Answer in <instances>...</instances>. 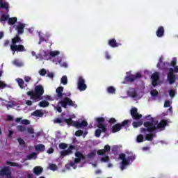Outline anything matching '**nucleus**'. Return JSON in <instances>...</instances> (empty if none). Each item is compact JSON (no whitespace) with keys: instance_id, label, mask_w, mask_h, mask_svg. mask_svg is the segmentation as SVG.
I'll use <instances>...</instances> for the list:
<instances>
[{"instance_id":"f257e3e1","label":"nucleus","mask_w":178,"mask_h":178,"mask_svg":"<svg viewBox=\"0 0 178 178\" xmlns=\"http://www.w3.org/2000/svg\"><path fill=\"white\" fill-rule=\"evenodd\" d=\"M150 116V122L147 121L144 122L143 125L145 128H140V133H153L156 130L159 129H163V127H166L168 124V122L165 120H161L159 124L158 121H154V118Z\"/></svg>"},{"instance_id":"f03ea898","label":"nucleus","mask_w":178,"mask_h":178,"mask_svg":"<svg viewBox=\"0 0 178 178\" xmlns=\"http://www.w3.org/2000/svg\"><path fill=\"white\" fill-rule=\"evenodd\" d=\"M28 97H30L33 101H41L44 99L42 95H44V87L42 85H38L35 87L34 90H30L26 92Z\"/></svg>"},{"instance_id":"7ed1b4c3","label":"nucleus","mask_w":178,"mask_h":178,"mask_svg":"<svg viewBox=\"0 0 178 178\" xmlns=\"http://www.w3.org/2000/svg\"><path fill=\"white\" fill-rule=\"evenodd\" d=\"M23 40H22V38L19 36V35H16L15 37H14L11 42L12 44L10 46V50L12 52H13V54H15V52H26V48L22 44H20Z\"/></svg>"},{"instance_id":"20e7f679","label":"nucleus","mask_w":178,"mask_h":178,"mask_svg":"<svg viewBox=\"0 0 178 178\" xmlns=\"http://www.w3.org/2000/svg\"><path fill=\"white\" fill-rule=\"evenodd\" d=\"M58 104L61 105L62 108H64V109H66L67 106H72L73 108H76L77 104H76V102H73L72 99L65 97L63 99H61L60 102H58Z\"/></svg>"},{"instance_id":"39448f33","label":"nucleus","mask_w":178,"mask_h":178,"mask_svg":"<svg viewBox=\"0 0 178 178\" xmlns=\"http://www.w3.org/2000/svg\"><path fill=\"white\" fill-rule=\"evenodd\" d=\"M96 122L97 123V127H98V129H101L102 133H106V126L105 124H104V122H105V118L104 117L97 118H96Z\"/></svg>"},{"instance_id":"423d86ee","label":"nucleus","mask_w":178,"mask_h":178,"mask_svg":"<svg viewBox=\"0 0 178 178\" xmlns=\"http://www.w3.org/2000/svg\"><path fill=\"white\" fill-rule=\"evenodd\" d=\"M77 88L80 91H86L87 90V84L83 76H79L77 81Z\"/></svg>"},{"instance_id":"0eeeda50","label":"nucleus","mask_w":178,"mask_h":178,"mask_svg":"<svg viewBox=\"0 0 178 178\" xmlns=\"http://www.w3.org/2000/svg\"><path fill=\"white\" fill-rule=\"evenodd\" d=\"M0 176L1 177L12 178V171H10V168L8 166L3 167L0 170Z\"/></svg>"},{"instance_id":"6e6552de","label":"nucleus","mask_w":178,"mask_h":178,"mask_svg":"<svg viewBox=\"0 0 178 178\" xmlns=\"http://www.w3.org/2000/svg\"><path fill=\"white\" fill-rule=\"evenodd\" d=\"M173 68H170L169 72L168 73L167 77L169 84L172 86V84H175V81H176V76L175 73H173Z\"/></svg>"},{"instance_id":"1a4fd4ad","label":"nucleus","mask_w":178,"mask_h":178,"mask_svg":"<svg viewBox=\"0 0 178 178\" xmlns=\"http://www.w3.org/2000/svg\"><path fill=\"white\" fill-rule=\"evenodd\" d=\"M131 115L134 120H138L143 118V115L138 113V110L133 107L130 111Z\"/></svg>"},{"instance_id":"9d476101","label":"nucleus","mask_w":178,"mask_h":178,"mask_svg":"<svg viewBox=\"0 0 178 178\" xmlns=\"http://www.w3.org/2000/svg\"><path fill=\"white\" fill-rule=\"evenodd\" d=\"M140 77H143V75L138 72L136 75L131 74L130 76H127L125 77V80L127 83H133L134 81H136L137 79H140Z\"/></svg>"},{"instance_id":"9b49d317","label":"nucleus","mask_w":178,"mask_h":178,"mask_svg":"<svg viewBox=\"0 0 178 178\" xmlns=\"http://www.w3.org/2000/svg\"><path fill=\"white\" fill-rule=\"evenodd\" d=\"M152 86L156 87L158 86V81H159V74L155 72L151 75Z\"/></svg>"},{"instance_id":"f8f14e48","label":"nucleus","mask_w":178,"mask_h":178,"mask_svg":"<svg viewBox=\"0 0 178 178\" xmlns=\"http://www.w3.org/2000/svg\"><path fill=\"white\" fill-rule=\"evenodd\" d=\"M64 88L63 86H60L56 88V97L57 99H62L63 98V96H66V93H63Z\"/></svg>"},{"instance_id":"ddd939ff","label":"nucleus","mask_w":178,"mask_h":178,"mask_svg":"<svg viewBox=\"0 0 178 178\" xmlns=\"http://www.w3.org/2000/svg\"><path fill=\"white\" fill-rule=\"evenodd\" d=\"M75 156L76 158L74 160V163H80L81 162V159H86L84 154L80 152H76Z\"/></svg>"},{"instance_id":"4468645a","label":"nucleus","mask_w":178,"mask_h":178,"mask_svg":"<svg viewBox=\"0 0 178 178\" xmlns=\"http://www.w3.org/2000/svg\"><path fill=\"white\" fill-rule=\"evenodd\" d=\"M0 9H3L8 13L9 12V2L0 0Z\"/></svg>"},{"instance_id":"2eb2a0df","label":"nucleus","mask_w":178,"mask_h":178,"mask_svg":"<svg viewBox=\"0 0 178 178\" xmlns=\"http://www.w3.org/2000/svg\"><path fill=\"white\" fill-rule=\"evenodd\" d=\"M74 127H76L77 129H81V127H87L88 126V122L86 120H82L81 122L79 121H75Z\"/></svg>"},{"instance_id":"dca6fc26","label":"nucleus","mask_w":178,"mask_h":178,"mask_svg":"<svg viewBox=\"0 0 178 178\" xmlns=\"http://www.w3.org/2000/svg\"><path fill=\"white\" fill-rule=\"evenodd\" d=\"M156 35L159 38H161L165 35V28L163 26H159L156 32Z\"/></svg>"},{"instance_id":"f3484780","label":"nucleus","mask_w":178,"mask_h":178,"mask_svg":"<svg viewBox=\"0 0 178 178\" xmlns=\"http://www.w3.org/2000/svg\"><path fill=\"white\" fill-rule=\"evenodd\" d=\"M109 151H111V146L109 145H106L104 146V149L97 151V154L103 156L105 155L106 152H109Z\"/></svg>"},{"instance_id":"a211bd4d","label":"nucleus","mask_w":178,"mask_h":178,"mask_svg":"<svg viewBox=\"0 0 178 178\" xmlns=\"http://www.w3.org/2000/svg\"><path fill=\"white\" fill-rule=\"evenodd\" d=\"M26 27V24L19 23L17 26L15 30H17V33L20 35L24 33V28Z\"/></svg>"},{"instance_id":"6ab92c4d","label":"nucleus","mask_w":178,"mask_h":178,"mask_svg":"<svg viewBox=\"0 0 178 178\" xmlns=\"http://www.w3.org/2000/svg\"><path fill=\"white\" fill-rule=\"evenodd\" d=\"M108 44L111 47V48H116L119 47V44L116 42V39L115 38L108 40Z\"/></svg>"},{"instance_id":"aec40b11","label":"nucleus","mask_w":178,"mask_h":178,"mask_svg":"<svg viewBox=\"0 0 178 178\" xmlns=\"http://www.w3.org/2000/svg\"><path fill=\"white\" fill-rule=\"evenodd\" d=\"M120 130H122L120 123L115 124L111 128L112 133H118V131H120Z\"/></svg>"},{"instance_id":"412c9836","label":"nucleus","mask_w":178,"mask_h":178,"mask_svg":"<svg viewBox=\"0 0 178 178\" xmlns=\"http://www.w3.org/2000/svg\"><path fill=\"white\" fill-rule=\"evenodd\" d=\"M42 170L44 169L41 166H36L33 168V173L36 175V176H40L42 173Z\"/></svg>"},{"instance_id":"4be33fe9","label":"nucleus","mask_w":178,"mask_h":178,"mask_svg":"<svg viewBox=\"0 0 178 178\" xmlns=\"http://www.w3.org/2000/svg\"><path fill=\"white\" fill-rule=\"evenodd\" d=\"M35 149L38 152H44L45 151V146L43 144H38L35 146Z\"/></svg>"},{"instance_id":"5701e85b","label":"nucleus","mask_w":178,"mask_h":178,"mask_svg":"<svg viewBox=\"0 0 178 178\" xmlns=\"http://www.w3.org/2000/svg\"><path fill=\"white\" fill-rule=\"evenodd\" d=\"M32 116H35V118H42L44 116V113L41 110H36L31 113Z\"/></svg>"},{"instance_id":"b1692460","label":"nucleus","mask_w":178,"mask_h":178,"mask_svg":"<svg viewBox=\"0 0 178 178\" xmlns=\"http://www.w3.org/2000/svg\"><path fill=\"white\" fill-rule=\"evenodd\" d=\"M129 163H130V161H129V160L127 159L122 160V163H121V170H124V169H126V166H127V165H129Z\"/></svg>"},{"instance_id":"393cba45","label":"nucleus","mask_w":178,"mask_h":178,"mask_svg":"<svg viewBox=\"0 0 178 178\" xmlns=\"http://www.w3.org/2000/svg\"><path fill=\"white\" fill-rule=\"evenodd\" d=\"M17 81L18 83L19 87L21 88L22 90H23V88H26V87H27V84L24 83V81H23V79H17Z\"/></svg>"},{"instance_id":"a878e982","label":"nucleus","mask_w":178,"mask_h":178,"mask_svg":"<svg viewBox=\"0 0 178 178\" xmlns=\"http://www.w3.org/2000/svg\"><path fill=\"white\" fill-rule=\"evenodd\" d=\"M63 122H65V123H67V124L68 126H74V124L76 123V121H73V120L72 118H65L63 120Z\"/></svg>"},{"instance_id":"bb28decb","label":"nucleus","mask_w":178,"mask_h":178,"mask_svg":"<svg viewBox=\"0 0 178 178\" xmlns=\"http://www.w3.org/2000/svg\"><path fill=\"white\" fill-rule=\"evenodd\" d=\"M38 106L40 108H47V106H49V102H47V100H43L38 104Z\"/></svg>"},{"instance_id":"cd10ccee","label":"nucleus","mask_w":178,"mask_h":178,"mask_svg":"<svg viewBox=\"0 0 178 178\" xmlns=\"http://www.w3.org/2000/svg\"><path fill=\"white\" fill-rule=\"evenodd\" d=\"M6 20H9V15L3 13L0 17V23H2V22H6Z\"/></svg>"},{"instance_id":"c85d7f7f","label":"nucleus","mask_w":178,"mask_h":178,"mask_svg":"<svg viewBox=\"0 0 178 178\" xmlns=\"http://www.w3.org/2000/svg\"><path fill=\"white\" fill-rule=\"evenodd\" d=\"M177 64V59L176 58H172V60L171 61L170 64L169 63H164V65H168V66H172V67H175V66H176Z\"/></svg>"},{"instance_id":"c756f323","label":"nucleus","mask_w":178,"mask_h":178,"mask_svg":"<svg viewBox=\"0 0 178 178\" xmlns=\"http://www.w3.org/2000/svg\"><path fill=\"white\" fill-rule=\"evenodd\" d=\"M17 22V18L16 17L8 18V24L10 26H13Z\"/></svg>"},{"instance_id":"7c9ffc66","label":"nucleus","mask_w":178,"mask_h":178,"mask_svg":"<svg viewBox=\"0 0 178 178\" xmlns=\"http://www.w3.org/2000/svg\"><path fill=\"white\" fill-rule=\"evenodd\" d=\"M17 131H20V133H24V131H27V128L23 125L17 126Z\"/></svg>"},{"instance_id":"2f4dec72","label":"nucleus","mask_w":178,"mask_h":178,"mask_svg":"<svg viewBox=\"0 0 178 178\" xmlns=\"http://www.w3.org/2000/svg\"><path fill=\"white\" fill-rule=\"evenodd\" d=\"M132 126L133 127H134L135 129H137V127H140L141 126H143V121H135L132 123Z\"/></svg>"},{"instance_id":"473e14b6","label":"nucleus","mask_w":178,"mask_h":178,"mask_svg":"<svg viewBox=\"0 0 178 178\" xmlns=\"http://www.w3.org/2000/svg\"><path fill=\"white\" fill-rule=\"evenodd\" d=\"M145 140H147V141H152L154 140V134H152V132H149V134H146Z\"/></svg>"},{"instance_id":"72a5a7b5","label":"nucleus","mask_w":178,"mask_h":178,"mask_svg":"<svg viewBox=\"0 0 178 178\" xmlns=\"http://www.w3.org/2000/svg\"><path fill=\"white\" fill-rule=\"evenodd\" d=\"M76 147L74 145H70L67 149H65L67 151V154L68 155H72L73 154V149H75Z\"/></svg>"},{"instance_id":"f704fd0d","label":"nucleus","mask_w":178,"mask_h":178,"mask_svg":"<svg viewBox=\"0 0 178 178\" xmlns=\"http://www.w3.org/2000/svg\"><path fill=\"white\" fill-rule=\"evenodd\" d=\"M76 147L74 145H70L67 149H65L67 151V154L68 155H72L73 154V149H75Z\"/></svg>"},{"instance_id":"c9c22d12","label":"nucleus","mask_w":178,"mask_h":178,"mask_svg":"<svg viewBox=\"0 0 178 178\" xmlns=\"http://www.w3.org/2000/svg\"><path fill=\"white\" fill-rule=\"evenodd\" d=\"M107 92H108V94H115L116 89L113 86H109L107 88Z\"/></svg>"},{"instance_id":"e433bc0d","label":"nucleus","mask_w":178,"mask_h":178,"mask_svg":"<svg viewBox=\"0 0 178 178\" xmlns=\"http://www.w3.org/2000/svg\"><path fill=\"white\" fill-rule=\"evenodd\" d=\"M6 165H9L10 166L20 168V165H19V163H15V162L6 161Z\"/></svg>"},{"instance_id":"4c0bfd02","label":"nucleus","mask_w":178,"mask_h":178,"mask_svg":"<svg viewBox=\"0 0 178 178\" xmlns=\"http://www.w3.org/2000/svg\"><path fill=\"white\" fill-rule=\"evenodd\" d=\"M129 123H130V121L129 120H124L121 124V128L122 127H129Z\"/></svg>"},{"instance_id":"58836bf2","label":"nucleus","mask_w":178,"mask_h":178,"mask_svg":"<svg viewBox=\"0 0 178 178\" xmlns=\"http://www.w3.org/2000/svg\"><path fill=\"white\" fill-rule=\"evenodd\" d=\"M59 54H60V52L59 51H52L49 52V55L52 58H55V56H58V55H59Z\"/></svg>"},{"instance_id":"ea45409f","label":"nucleus","mask_w":178,"mask_h":178,"mask_svg":"<svg viewBox=\"0 0 178 178\" xmlns=\"http://www.w3.org/2000/svg\"><path fill=\"white\" fill-rule=\"evenodd\" d=\"M102 133V129H97L95 130V137H101V134Z\"/></svg>"},{"instance_id":"a19ab883","label":"nucleus","mask_w":178,"mask_h":178,"mask_svg":"<svg viewBox=\"0 0 178 178\" xmlns=\"http://www.w3.org/2000/svg\"><path fill=\"white\" fill-rule=\"evenodd\" d=\"M136 141L138 143H143V141H144V136L143 134H139L136 138Z\"/></svg>"},{"instance_id":"79ce46f5","label":"nucleus","mask_w":178,"mask_h":178,"mask_svg":"<svg viewBox=\"0 0 178 178\" xmlns=\"http://www.w3.org/2000/svg\"><path fill=\"white\" fill-rule=\"evenodd\" d=\"M60 81L62 84H63L64 86H66V84H67V76H62Z\"/></svg>"},{"instance_id":"37998d69","label":"nucleus","mask_w":178,"mask_h":178,"mask_svg":"<svg viewBox=\"0 0 178 178\" xmlns=\"http://www.w3.org/2000/svg\"><path fill=\"white\" fill-rule=\"evenodd\" d=\"M150 94L152 97H156L159 95L158 90L156 89H154L151 90Z\"/></svg>"},{"instance_id":"c03bdc74","label":"nucleus","mask_w":178,"mask_h":178,"mask_svg":"<svg viewBox=\"0 0 178 178\" xmlns=\"http://www.w3.org/2000/svg\"><path fill=\"white\" fill-rule=\"evenodd\" d=\"M49 169L50 170H56V169H58V166L56 165V164H50L49 165Z\"/></svg>"},{"instance_id":"a18cd8bd","label":"nucleus","mask_w":178,"mask_h":178,"mask_svg":"<svg viewBox=\"0 0 178 178\" xmlns=\"http://www.w3.org/2000/svg\"><path fill=\"white\" fill-rule=\"evenodd\" d=\"M59 148L60 149H66V148H67V144H66V143H60L59 144Z\"/></svg>"},{"instance_id":"49530a36","label":"nucleus","mask_w":178,"mask_h":178,"mask_svg":"<svg viewBox=\"0 0 178 178\" xmlns=\"http://www.w3.org/2000/svg\"><path fill=\"white\" fill-rule=\"evenodd\" d=\"M8 87V85L6 83H4L3 81H0V88L1 90H3V88H6Z\"/></svg>"},{"instance_id":"de8ad7c7","label":"nucleus","mask_w":178,"mask_h":178,"mask_svg":"<svg viewBox=\"0 0 178 178\" xmlns=\"http://www.w3.org/2000/svg\"><path fill=\"white\" fill-rule=\"evenodd\" d=\"M102 162H108L109 161V156L106 155L104 157L101 158Z\"/></svg>"},{"instance_id":"09e8293b","label":"nucleus","mask_w":178,"mask_h":178,"mask_svg":"<svg viewBox=\"0 0 178 178\" xmlns=\"http://www.w3.org/2000/svg\"><path fill=\"white\" fill-rule=\"evenodd\" d=\"M129 95H130V97H131L132 98H137V96H138L137 92L136 91L130 92Z\"/></svg>"},{"instance_id":"8fccbe9b","label":"nucleus","mask_w":178,"mask_h":178,"mask_svg":"<svg viewBox=\"0 0 178 178\" xmlns=\"http://www.w3.org/2000/svg\"><path fill=\"white\" fill-rule=\"evenodd\" d=\"M75 136L76 137H80L81 136H83V131L81 130H78L75 132Z\"/></svg>"},{"instance_id":"3c124183","label":"nucleus","mask_w":178,"mask_h":178,"mask_svg":"<svg viewBox=\"0 0 178 178\" xmlns=\"http://www.w3.org/2000/svg\"><path fill=\"white\" fill-rule=\"evenodd\" d=\"M169 95L171 97V98H173L176 95V92L173 90H169Z\"/></svg>"},{"instance_id":"603ef678","label":"nucleus","mask_w":178,"mask_h":178,"mask_svg":"<svg viewBox=\"0 0 178 178\" xmlns=\"http://www.w3.org/2000/svg\"><path fill=\"white\" fill-rule=\"evenodd\" d=\"M26 130L29 134H34V129L33 127H28Z\"/></svg>"},{"instance_id":"864d4df0","label":"nucleus","mask_w":178,"mask_h":178,"mask_svg":"<svg viewBox=\"0 0 178 178\" xmlns=\"http://www.w3.org/2000/svg\"><path fill=\"white\" fill-rule=\"evenodd\" d=\"M39 74H40V76H45V74H47V70L44 68L40 70L39 72Z\"/></svg>"},{"instance_id":"5fc2aeb1","label":"nucleus","mask_w":178,"mask_h":178,"mask_svg":"<svg viewBox=\"0 0 178 178\" xmlns=\"http://www.w3.org/2000/svg\"><path fill=\"white\" fill-rule=\"evenodd\" d=\"M17 140L19 145H24L26 144L24 140L22 139L21 138H19Z\"/></svg>"},{"instance_id":"6e6d98bb","label":"nucleus","mask_w":178,"mask_h":178,"mask_svg":"<svg viewBox=\"0 0 178 178\" xmlns=\"http://www.w3.org/2000/svg\"><path fill=\"white\" fill-rule=\"evenodd\" d=\"M21 123H22V124H25L26 126L27 124H30V120H21Z\"/></svg>"},{"instance_id":"4d7b16f0","label":"nucleus","mask_w":178,"mask_h":178,"mask_svg":"<svg viewBox=\"0 0 178 178\" xmlns=\"http://www.w3.org/2000/svg\"><path fill=\"white\" fill-rule=\"evenodd\" d=\"M108 123H110V124H114V123H116V119H115L114 118H111L108 120Z\"/></svg>"},{"instance_id":"13d9d810","label":"nucleus","mask_w":178,"mask_h":178,"mask_svg":"<svg viewBox=\"0 0 178 178\" xmlns=\"http://www.w3.org/2000/svg\"><path fill=\"white\" fill-rule=\"evenodd\" d=\"M47 77H49V79H52L54 80V77H55V74L54 72H49L47 74Z\"/></svg>"},{"instance_id":"bf43d9fd","label":"nucleus","mask_w":178,"mask_h":178,"mask_svg":"<svg viewBox=\"0 0 178 178\" xmlns=\"http://www.w3.org/2000/svg\"><path fill=\"white\" fill-rule=\"evenodd\" d=\"M119 158L120 159H121V161H124V159H127L126 154H124V153L120 154L119 156Z\"/></svg>"},{"instance_id":"052dcab7","label":"nucleus","mask_w":178,"mask_h":178,"mask_svg":"<svg viewBox=\"0 0 178 178\" xmlns=\"http://www.w3.org/2000/svg\"><path fill=\"white\" fill-rule=\"evenodd\" d=\"M0 101H3L2 102H1V105H2V106H6V102H8V104L10 102H8V101H6V100H5V99H3L2 98H0Z\"/></svg>"},{"instance_id":"680f3d73","label":"nucleus","mask_w":178,"mask_h":178,"mask_svg":"<svg viewBox=\"0 0 178 178\" xmlns=\"http://www.w3.org/2000/svg\"><path fill=\"white\" fill-rule=\"evenodd\" d=\"M36 155L37 154H35V152H33L32 154L28 155V159H33V158H35Z\"/></svg>"},{"instance_id":"e2e57ef3","label":"nucleus","mask_w":178,"mask_h":178,"mask_svg":"<svg viewBox=\"0 0 178 178\" xmlns=\"http://www.w3.org/2000/svg\"><path fill=\"white\" fill-rule=\"evenodd\" d=\"M170 106V102L166 100L164 103V108H169Z\"/></svg>"},{"instance_id":"0e129e2a","label":"nucleus","mask_w":178,"mask_h":178,"mask_svg":"<svg viewBox=\"0 0 178 178\" xmlns=\"http://www.w3.org/2000/svg\"><path fill=\"white\" fill-rule=\"evenodd\" d=\"M60 155H62V156H67V155H69V154H67V150L65 149V150L60 152Z\"/></svg>"},{"instance_id":"69168bd1","label":"nucleus","mask_w":178,"mask_h":178,"mask_svg":"<svg viewBox=\"0 0 178 178\" xmlns=\"http://www.w3.org/2000/svg\"><path fill=\"white\" fill-rule=\"evenodd\" d=\"M94 156H95V152H92L88 154V158H94Z\"/></svg>"},{"instance_id":"338daca9","label":"nucleus","mask_w":178,"mask_h":178,"mask_svg":"<svg viewBox=\"0 0 178 178\" xmlns=\"http://www.w3.org/2000/svg\"><path fill=\"white\" fill-rule=\"evenodd\" d=\"M44 41H45V38L42 36H40V40H39V42H38V44H40L41 42H44Z\"/></svg>"},{"instance_id":"774afa93","label":"nucleus","mask_w":178,"mask_h":178,"mask_svg":"<svg viewBox=\"0 0 178 178\" xmlns=\"http://www.w3.org/2000/svg\"><path fill=\"white\" fill-rule=\"evenodd\" d=\"M127 159L130 162V161H134V159H136V157H134V156H129L127 157Z\"/></svg>"}]
</instances>
